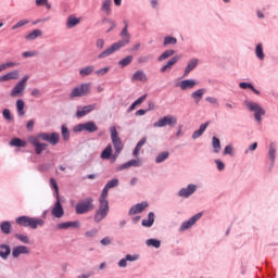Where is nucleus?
<instances>
[{
    "mask_svg": "<svg viewBox=\"0 0 278 278\" xmlns=\"http://www.w3.org/2000/svg\"><path fill=\"white\" fill-rule=\"evenodd\" d=\"M116 186H118V179H112L103 188L102 193L99 198V203H100L99 210L96 212V215H94L96 223H101V220H103V218L108 216L110 212V203L108 202V192L110 191V189L116 188Z\"/></svg>",
    "mask_w": 278,
    "mask_h": 278,
    "instance_id": "nucleus-1",
    "label": "nucleus"
},
{
    "mask_svg": "<svg viewBox=\"0 0 278 278\" xmlns=\"http://www.w3.org/2000/svg\"><path fill=\"white\" fill-rule=\"evenodd\" d=\"M110 131H111V140L115 149V153L112 154V144H109L102 151L101 159L102 160L111 159L112 162H116V159L118 157V155H121V152L123 151V141H121V137H118V130H116L115 126L111 127Z\"/></svg>",
    "mask_w": 278,
    "mask_h": 278,
    "instance_id": "nucleus-2",
    "label": "nucleus"
},
{
    "mask_svg": "<svg viewBox=\"0 0 278 278\" xmlns=\"http://www.w3.org/2000/svg\"><path fill=\"white\" fill-rule=\"evenodd\" d=\"M41 140H46V142H50V144L55 146L56 142H60V135L58 132L47 134L42 132L37 136H30L28 137V141L30 144H34L35 152L37 155H40L45 149H47V143H41Z\"/></svg>",
    "mask_w": 278,
    "mask_h": 278,
    "instance_id": "nucleus-3",
    "label": "nucleus"
},
{
    "mask_svg": "<svg viewBox=\"0 0 278 278\" xmlns=\"http://www.w3.org/2000/svg\"><path fill=\"white\" fill-rule=\"evenodd\" d=\"M122 38H123V40L113 43L110 48H108L106 50L101 52L98 55L99 60H102L103 58H108V56L112 55V53H115V51H118V49L125 47V45H129L130 37H129V33H127V24L125 25V27L122 30Z\"/></svg>",
    "mask_w": 278,
    "mask_h": 278,
    "instance_id": "nucleus-4",
    "label": "nucleus"
},
{
    "mask_svg": "<svg viewBox=\"0 0 278 278\" xmlns=\"http://www.w3.org/2000/svg\"><path fill=\"white\" fill-rule=\"evenodd\" d=\"M17 225L21 227H30V229H38L45 225V219L34 218L29 216H20L16 218Z\"/></svg>",
    "mask_w": 278,
    "mask_h": 278,
    "instance_id": "nucleus-5",
    "label": "nucleus"
},
{
    "mask_svg": "<svg viewBox=\"0 0 278 278\" xmlns=\"http://www.w3.org/2000/svg\"><path fill=\"white\" fill-rule=\"evenodd\" d=\"M75 210L76 214H88V212L94 210V200L92 198L81 200L76 204Z\"/></svg>",
    "mask_w": 278,
    "mask_h": 278,
    "instance_id": "nucleus-6",
    "label": "nucleus"
},
{
    "mask_svg": "<svg viewBox=\"0 0 278 278\" xmlns=\"http://www.w3.org/2000/svg\"><path fill=\"white\" fill-rule=\"evenodd\" d=\"M247 108L250 110V112H254L257 123H260L262 121V116L266 114V111H264V109H262V106L255 102H247Z\"/></svg>",
    "mask_w": 278,
    "mask_h": 278,
    "instance_id": "nucleus-7",
    "label": "nucleus"
},
{
    "mask_svg": "<svg viewBox=\"0 0 278 278\" xmlns=\"http://www.w3.org/2000/svg\"><path fill=\"white\" fill-rule=\"evenodd\" d=\"M90 92V84H83L79 87L73 89L71 97H86Z\"/></svg>",
    "mask_w": 278,
    "mask_h": 278,
    "instance_id": "nucleus-8",
    "label": "nucleus"
},
{
    "mask_svg": "<svg viewBox=\"0 0 278 278\" xmlns=\"http://www.w3.org/2000/svg\"><path fill=\"white\" fill-rule=\"evenodd\" d=\"M166 125H177V117L175 116H164L153 124V127H166Z\"/></svg>",
    "mask_w": 278,
    "mask_h": 278,
    "instance_id": "nucleus-9",
    "label": "nucleus"
},
{
    "mask_svg": "<svg viewBox=\"0 0 278 278\" xmlns=\"http://www.w3.org/2000/svg\"><path fill=\"white\" fill-rule=\"evenodd\" d=\"M28 79L29 76H24L22 80L12 89L11 97H18V94L25 90V84H27Z\"/></svg>",
    "mask_w": 278,
    "mask_h": 278,
    "instance_id": "nucleus-10",
    "label": "nucleus"
},
{
    "mask_svg": "<svg viewBox=\"0 0 278 278\" xmlns=\"http://www.w3.org/2000/svg\"><path fill=\"white\" fill-rule=\"evenodd\" d=\"M131 166H135V167L142 166V163L140 162V160H130V161L119 165L117 167V172L125 170L127 168H131Z\"/></svg>",
    "mask_w": 278,
    "mask_h": 278,
    "instance_id": "nucleus-11",
    "label": "nucleus"
},
{
    "mask_svg": "<svg viewBox=\"0 0 278 278\" xmlns=\"http://www.w3.org/2000/svg\"><path fill=\"white\" fill-rule=\"evenodd\" d=\"M147 207H149V204L147 202L139 203L130 208L129 215L134 216L135 214H140L144 212Z\"/></svg>",
    "mask_w": 278,
    "mask_h": 278,
    "instance_id": "nucleus-12",
    "label": "nucleus"
},
{
    "mask_svg": "<svg viewBox=\"0 0 278 278\" xmlns=\"http://www.w3.org/2000/svg\"><path fill=\"white\" fill-rule=\"evenodd\" d=\"M201 216H203V214L198 213L193 217H191L189 220L185 222L181 225V231H186V229H190V227H192V225H194V223H197V220H199Z\"/></svg>",
    "mask_w": 278,
    "mask_h": 278,
    "instance_id": "nucleus-13",
    "label": "nucleus"
},
{
    "mask_svg": "<svg viewBox=\"0 0 278 278\" xmlns=\"http://www.w3.org/2000/svg\"><path fill=\"white\" fill-rule=\"evenodd\" d=\"M52 215H54L55 218H62L64 216V208L62 207L60 200H58L52 207Z\"/></svg>",
    "mask_w": 278,
    "mask_h": 278,
    "instance_id": "nucleus-14",
    "label": "nucleus"
},
{
    "mask_svg": "<svg viewBox=\"0 0 278 278\" xmlns=\"http://www.w3.org/2000/svg\"><path fill=\"white\" fill-rule=\"evenodd\" d=\"M194 192H197V186L189 185L186 189H181L178 194L179 197H185L186 199H188V197L194 194Z\"/></svg>",
    "mask_w": 278,
    "mask_h": 278,
    "instance_id": "nucleus-15",
    "label": "nucleus"
},
{
    "mask_svg": "<svg viewBox=\"0 0 278 278\" xmlns=\"http://www.w3.org/2000/svg\"><path fill=\"white\" fill-rule=\"evenodd\" d=\"M27 253H29V248L25 245H18L12 251L13 257H18V255H26Z\"/></svg>",
    "mask_w": 278,
    "mask_h": 278,
    "instance_id": "nucleus-16",
    "label": "nucleus"
},
{
    "mask_svg": "<svg viewBox=\"0 0 278 278\" xmlns=\"http://www.w3.org/2000/svg\"><path fill=\"white\" fill-rule=\"evenodd\" d=\"M94 110V104H89L87 106H84L83 109H78L76 115L78 118H81V116H86V114H90Z\"/></svg>",
    "mask_w": 278,
    "mask_h": 278,
    "instance_id": "nucleus-17",
    "label": "nucleus"
},
{
    "mask_svg": "<svg viewBox=\"0 0 278 278\" xmlns=\"http://www.w3.org/2000/svg\"><path fill=\"white\" fill-rule=\"evenodd\" d=\"M195 86L197 81L192 79H187L179 83V88H181V90H188L190 88H194Z\"/></svg>",
    "mask_w": 278,
    "mask_h": 278,
    "instance_id": "nucleus-18",
    "label": "nucleus"
},
{
    "mask_svg": "<svg viewBox=\"0 0 278 278\" xmlns=\"http://www.w3.org/2000/svg\"><path fill=\"white\" fill-rule=\"evenodd\" d=\"M12 79H18V71H13L0 76V81H10Z\"/></svg>",
    "mask_w": 278,
    "mask_h": 278,
    "instance_id": "nucleus-19",
    "label": "nucleus"
},
{
    "mask_svg": "<svg viewBox=\"0 0 278 278\" xmlns=\"http://www.w3.org/2000/svg\"><path fill=\"white\" fill-rule=\"evenodd\" d=\"M179 58L181 56H174L172 58L166 65H164L161 68V73H166V71H168V68H170L172 66H175V64H177V62H179Z\"/></svg>",
    "mask_w": 278,
    "mask_h": 278,
    "instance_id": "nucleus-20",
    "label": "nucleus"
},
{
    "mask_svg": "<svg viewBox=\"0 0 278 278\" xmlns=\"http://www.w3.org/2000/svg\"><path fill=\"white\" fill-rule=\"evenodd\" d=\"M210 125V122H206L205 124H202L199 128V130H195L192 135L193 139L200 138V136H203V132L207 129Z\"/></svg>",
    "mask_w": 278,
    "mask_h": 278,
    "instance_id": "nucleus-21",
    "label": "nucleus"
},
{
    "mask_svg": "<svg viewBox=\"0 0 278 278\" xmlns=\"http://www.w3.org/2000/svg\"><path fill=\"white\" fill-rule=\"evenodd\" d=\"M68 227H79V222H65L58 225V229H68Z\"/></svg>",
    "mask_w": 278,
    "mask_h": 278,
    "instance_id": "nucleus-22",
    "label": "nucleus"
},
{
    "mask_svg": "<svg viewBox=\"0 0 278 278\" xmlns=\"http://www.w3.org/2000/svg\"><path fill=\"white\" fill-rule=\"evenodd\" d=\"M132 81H147V74L142 71H138L132 76Z\"/></svg>",
    "mask_w": 278,
    "mask_h": 278,
    "instance_id": "nucleus-23",
    "label": "nucleus"
},
{
    "mask_svg": "<svg viewBox=\"0 0 278 278\" xmlns=\"http://www.w3.org/2000/svg\"><path fill=\"white\" fill-rule=\"evenodd\" d=\"M11 147H27V141L20 139V138H13L10 141Z\"/></svg>",
    "mask_w": 278,
    "mask_h": 278,
    "instance_id": "nucleus-24",
    "label": "nucleus"
},
{
    "mask_svg": "<svg viewBox=\"0 0 278 278\" xmlns=\"http://www.w3.org/2000/svg\"><path fill=\"white\" fill-rule=\"evenodd\" d=\"M99 127H97V124L94 122H87L85 123V131H89V134H94V131H98Z\"/></svg>",
    "mask_w": 278,
    "mask_h": 278,
    "instance_id": "nucleus-25",
    "label": "nucleus"
},
{
    "mask_svg": "<svg viewBox=\"0 0 278 278\" xmlns=\"http://www.w3.org/2000/svg\"><path fill=\"white\" fill-rule=\"evenodd\" d=\"M94 72V66L89 65L87 67H84L79 71V75L81 77H88V75H92V73Z\"/></svg>",
    "mask_w": 278,
    "mask_h": 278,
    "instance_id": "nucleus-26",
    "label": "nucleus"
},
{
    "mask_svg": "<svg viewBox=\"0 0 278 278\" xmlns=\"http://www.w3.org/2000/svg\"><path fill=\"white\" fill-rule=\"evenodd\" d=\"M147 143V138H142L136 146L132 155L135 157H138L139 153H140V149H142V147H144V144Z\"/></svg>",
    "mask_w": 278,
    "mask_h": 278,
    "instance_id": "nucleus-27",
    "label": "nucleus"
},
{
    "mask_svg": "<svg viewBox=\"0 0 278 278\" xmlns=\"http://www.w3.org/2000/svg\"><path fill=\"white\" fill-rule=\"evenodd\" d=\"M197 64H199L197 59L191 60L185 70V75H188L191 71H194V68H197Z\"/></svg>",
    "mask_w": 278,
    "mask_h": 278,
    "instance_id": "nucleus-28",
    "label": "nucleus"
},
{
    "mask_svg": "<svg viewBox=\"0 0 278 278\" xmlns=\"http://www.w3.org/2000/svg\"><path fill=\"white\" fill-rule=\"evenodd\" d=\"M16 109L18 116H25V102L23 100L16 101Z\"/></svg>",
    "mask_w": 278,
    "mask_h": 278,
    "instance_id": "nucleus-29",
    "label": "nucleus"
},
{
    "mask_svg": "<svg viewBox=\"0 0 278 278\" xmlns=\"http://www.w3.org/2000/svg\"><path fill=\"white\" fill-rule=\"evenodd\" d=\"M155 220V215L153 213H149L148 219L142 220L143 227H151Z\"/></svg>",
    "mask_w": 278,
    "mask_h": 278,
    "instance_id": "nucleus-30",
    "label": "nucleus"
},
{
    "mask_svg": "<svg viewBox=\"0 0 278 278\" xmlns=\"http://www.w3.org/2000/svg\"><path fill=\"white\" fill-rule=\"evenodd\" d=\"M10 247L8 245H1L0 247V257H3V260H5V257H8V255H10Z\"/></svg>",
    "mask_w": 278,
    "mask_h": 278,
    "instance_id": "nucleus-31",
    "label": "nucleus"
},
{
    "mask_svg": "<svg viewBox=\"0 0 278 278\" xmlns=\"http://www.w3.org/2000/svg\"><path fill=\"white\" fill-rule=\"evenodd\" d=\"M134 60V56L128 55L125 59L119 61V66H122V68H125V66H129V64H131Z\"/></svg>",
    "mask_w": 278,
    "mask_h": 278,
    "instance_id": "nucleus-32",
    "label": "nucleus"
},
{
    "mask_svg": "<svg viewBox=\"0 0 278 278\" xmlns=\"http://www.w3.org/2000/svg\"><path fill=\"white\" fill-rule=\"evenodd\" d=\"M146 243L148 247H154V249H160V247L162 245L160 240H156V239H149V240H147Z\"/></svg>",
    "mask_w": 278,
    "mask_h": 278,
    "instance_id": "nucleus-33",
    "label": "nucleus"
},
{
    "mask_svg": "<svg viewBox=\"0 0 278 278\" xmlns=\"http://www.w3.org/2000/svg\"><path fill=\"white\" fill-rule=\"evenodd\" d=\"M75 25H79V18L75 16H70L67 20V27L72 28L75 27Z\"/></svg>",
    "mask_w": 278,
    "mask_h": 278,
    "instance_id": "nucleus-34",
    "label": "nucleus"
},
{
    "mask_svg": "<svg viewBox=\"0 0 278 278\" xmlns=\"http://www.w3.org/2000/svg\"><path fill=\"white\" fill-rule=\"evenodd\" d=\"M41 35H42V31L36 29L26 36V40H36V38H38V36H41Z\"/></svg>",
    "mask_w": 278,
    "mask_h": 278,
    "instance_id": "nucleus-35",
    "label": "nucleus"
},
{
    "mask_svg": "<svg viewBox=\"0 0 278 278\" xmlns=\"http://www.w3.org/2000/svg\"><path fill=\"white\" fill-rule=\"evenodd\" d=\"M170 55H175V50H167V51H165V52L159 58V62H163V60H166V59L170 58Z\"/></svg>",
    "mask_w": 278,
    "mask_h": 278,
    "instance_id": "nucleus-36",
    "label": "nucleus"
},
{
    "mask_svg": "<svg viewBox=\"0 0 278 278\" xmlns=\"http://www.w3.org/2000/svg\"><path fill=\"white\" fill-rule=\"evenodd\" d=\"M255 53H256V56L258 58V60H264V49L262 48V43H258L256 46Z\"/></svg>",
    "mask_w": 278,
    "mask_h": 278,
    "instance_id": "nucleus-37",
    "label": "nucleus"
},
{
    "mask_svg": "<svg viewBox=\"0 0 278 278\" xmlns=\"http://www.w3.org/2000/svg\"><path fill=\"white\" fill-rule=\"evenodd\" d=\"M213 149L215 153H218V151H220V140L216 137H213Z\"/></svg>",
    "mask_w": 278,
    "mask_h": 278,
    "instance_id": "nucleus-38",
    "label": "nucleus"
},
{
    "mask_svg": "<svg viewBox=\"0 0 278 278\" xmlns=\"http://www.w3.org/2000/svg\"><path fill=\"white\" fill-rule=\"evenodd\" d=\"M10 229H12V225H10L9 222H3L1 224V231L3 233H10Z\"/></svg>",
    "mask_w": 278,
    "mask_h": 278,
    "instance_id": "nucleus-39",
    "label": "nucleus"
},
{
    "mask_svg": "<svg viewBox=\"0 0 278 278\" xmlns=\"http://www.w3.org/2000/svg\"><path fill=\"white\" fill-rule=\"evenodd\" d=\"M205 94V89H199L195 92L192 93L193 99H198V101H201V98Z\"/></svg>",
    "mask_w": 278,
    "mask_h": 278,
    "instance_id": "nucleus-40",
    "label": "nucleus"
},
{
    "mask_svg": "<svg viewBox=\"0 0 278 278\" xmlns=\"http://www.w3.org/2000/svg\"><path fill=\"white\" fill-rule=\"evenodd\" d=\"M50 186L52 189H54V192L56 194V198L59 197L60 188L58 187V182L55 181L54 178L50 179Z\"/></svg>",
    "mask_w": 278,
    "mask_h": 278,
    "instance_id": "nucleus-41",
    "label": "nucleus"
},
{
    "mask_svg": "<svg viewBox=\"0 0 278 278\" xmlns=\"http://www.w3.org/2000/svg\"><path fill=\"white\" fill-rule=\"evenodd\" d=\"M167 157H168V152H162L156 156V164L164 162V160H167Z\"/></svg>",
    "mask_w": 278,
    "mask_h": 278,
    "instance_id": "nucleus-42",
    "label": "nucleus"
},
{
    "mask_svg": "<svg viewBox=\"0 0 278 278\" xmlns=\"http://www.w3.org/2000/svg\"><path fill=\"white\" fill-rule=\"evenodd\" d=\"M12 66H16V63L9 62L0 65V73H3V71H7V68H12Z\"/></svg>",
    "mask_w": 278,
    "mask_h": 278,
    "instance_id": "nucleus-43",
    "label": "nucleus"
},
{
    "mask_svg": "<svg viewBox=\"0 0 278 278\" xmlns=\"http://www.w3.org/2000/svg\"><path fill=\"white\" fill-rule=\"evenodd\" d=\"M106 73H110V67L96 71V75H98V77H103V75H106Z\"/></svg>",
    "mask_w": 278,
    "mask_h": 278,
    "instance_id": "nucleus-44",
    "label": "nucleus"
},
{
    "mask_svg": "<svg viewBox=\"0 0 278 278\" xmlns=\"http://www.w3.org/2000/svg\"><path fill=\"white\" fill-rule=\"evenodd\" d=\"M17 240H21L24 244H29V237L25 235H16Z\"/></svg>",
    "mask_w": 278,
    "mask_h": 278,
    "instance_id": "nucleus-45",
    "label": "nucleus"
},
{
    "mask_svg": "<svg viewBox=\"0 0 278 278\" xmlns=\"http://www.w3.org/2000/svg\"><path fill=\"white\" fill-rule=\"evenodd\" d=\"M27 23H29V21L21 20L20 22L12 26V29H18V27H23L24 25H27Z\"/></svg>",
    "mask_w": 278,
    "mask_h": 278,
    "instance_id": "nucleus-46",
    "label": "nucleus"
},
{
    "mask_svg": "<svg viewBox=\"0 0 278 278\" xmlns=\"http://www.w3.org/2000/svg\"><path fill=\"white\" fill-rule=\"evenodd\" d=\"M164 45H177V39L174 37H165Z\"/></svg>",
    "mask_w": 278,
    "mask_h": 278,
    "instance_id": "nucleus-47",
    "label": "nucleus"
},
{
    "mask_svg": "<svg viewBox=\"0 0 278 278\" xmlns=\"http://www.w3.org/2000/svg\"><path fill=\"white\" fill-rule=\"evenodd\" d=\"M268 155H269L271 162H275V144L274 143H271L269 147Z\"/></svg>",
    "mask_w": 278,
    "mask_h": 278,
    "instance_id": "nucleus-48",
    "label": "nucleus"
},
{
    "mask_svg": "<svg viewBox=\"0 0 278 278\" xmlns=\"http://www.w3.org/2000/svg\"><path fill=\"white\" fill-rule=\"evenodd\" d=\"M110 5H112V0H104L102 10H104V12H110Z\"/></svg>",
    "mask_w": 278,
    "mask_h": 278,
    "instance_id": "nucleus-49",
    "label": "nucleus"
},
{
    "mask_svg": "<svg viewBox=\"0 0 278 278\" xmlns=\"http://www.w3.org/2000/svg\"><path fill=\"white\" fill-rule=\"evenodd\" d=\"M62 136L65 140H68L71 134L68 132V128L66 126H62Z\"/></svg>",
    "mask_w": 278,
    "mask_h": 278,
    "instance_id": "nucleus-50",
    "label": "nucleus"
},
{
    "mask_svg": "<svg viewBox=\"0 0 278 278\" xmlns=\"http://www.w3.org/2000/svg\"><path fill=\"white\" fill-rule=\"evenodd\" d=\"M240 88L243 90H247V88H250V90H253V85L251 83H240Z\"/></svg>",
    "mask_w": 278,
    "mask_h": 278,
    "instance_id": "nucleus-51",
    "label": "nucleus"
},
{
    "mask_svg": "<svg viewBox=\"0 0 278 278\" xmlns=\"http://www.w3.org/2000/svg\"><path fill=\"white\" fill-rule=\"evenodd\" d=\"M3 117L7 119V121H12V115L10 114V110L8 109H4L3 112Z\"/></svg>",
    "mask_w": 278,
    "mask_h": 278,
    "instance_id": "nucleus-52",
    "label": "nucleus"
},
{
    "mask_svg": "<svg viewBox=\"0 0 278 278\" xmlns=\"http://www.w3.org/2000/svg\"><path fill=\"white\" fill-rule=\"evenodd\" d=\"M74 131H86V124H79L75 126Z\"/></svg>",
    "mask_w": 278,
    "mask_h": 278,
    "instance_id": "nucleus-53",
    "label": "nucleus"
},
{
    "mask_svg": "<svg viewBox=\"0 0 278 278\" xmlns=\"http://www.w3.org/2000/svg\"><path fill=\"white\" fill-rule=\"evenodd\" d=\"M233 153V148L231 146H227L224 150V155H231Z\"/></svg>",
    "mask_w": 278,
    "mask_h": 278,
    "instance_id": "nucleus-54",
    "label": "nucleus"
},
{
    "mask_svg": "<svg viewBox=\"0 0 278 278\" xmlns=\"http://www.w3.org/2000/svg\"><path fill=\"white\" fill-rule=\"evenodd\" d=\"M215 164H217L218 170H225V163L224 162H222L219 160H216Z\"/></svg>",
    "mask_w": 278,
    "mask_h": 278,
    "instance_id": "nucleus-55",
    "label": "nucleus"
},
{
    "mask_svg": "<svg viewBox=\"0 0 278 278\" xmlns=\"http://www.w3.org/2000/svg\"><path fill=\"white\" fill-rule=\"evenodd\" d=\"M147 99V94L141 96L139 99L135 101V105H140Z\"/></svg>",
    "mask_w": 278,
    "mask_h": 278,
    "instance_id": "nucleus-56",
    "label": "nucleus"
},
{
    "mask_svg": "<svg viewBox=\"0 0 278 278\" xmlns=\"http://www.w3.org/2000/svg\"><path fill=\"white\" fill-rule=\"evenodd\" d=\"M26 129L28 131H31V129H34V119L28 121V123L26 125Z\"/></svg>",
    "mask_w": 278,
    "mask_h": 278,
    "instance_id": "nucleus-57",
    "label": "nucleus"
},
{
    "mask_svg": "<svg viewBox=\"0 0 278 278\" xmlns=\"http://www.w3.org/2000/svg\"><path fill=\"white\" fill-rule=\"evenodd\" d=\"M36 3H37L38 5H47V8H51V7L49 5V3L47 2V0H36Z\"/></svg>",
    "mask_w": 278,
    "mask_h": 278,
    "instance_id": "nucleus-58",
    "label": "nucleus"
},
{
    "mask_svg": "<svg viewBox=\"0 0 278 278\" xmlns=\"http://www.w3.org/2000/svg\"><path fill=\"white\" fill-rule=\"evenodd\" d=\"M36 55V52L27 51L23 53V58H34Z\"/></svg>",
    "mask_w": 278,
    "mask_h": 278,
    "instance_id": "nucleus-59",
    "label": "nucleus"
},
{
    "mask_svg": "<svg viewBox=\"0 0 278 278\" xmlns=\"http://www.w3.org/2000/svg\"><path fill=\"white\" fill-rule=\"evenodd\" d=\"M206 101H208V103H213L214 105L218 104V100L216 98L208 97L206 98Z\"/></svg>",
    "mask_w": 278,
    "mask_h": 278,
    "instance_id": "nucleus-60",
    "label": "nucleus"
},
{
    "mask_svg": "<svg viewBox=\"0 0 278 278\" xmlns=\"http://www.w3.org/2000/svg\"><path fill=\"white\" fill-rule=\"evenodd\" d=\"M104 45H105V41H103V39H99V40L97 41V47H98V49H103Z\"/></svg>",
    "mask_w": 278,
    "mask_h": 278,
    "instance_id": "nucleus-61",
    "label": "nucleus"
},
{
    "mask_svg": "<svg viewBox=\"0 0 278 278\" xmlns=\"http://www.w3.org/2000/svg\"><path fill=\"white\" fill-rule=\"evenodd\" d=\"M96 233H97V229H93V230H91V231H87V232H86V237H87V238H92Z\"/></svg>",
    "mask_w": 278,
    "mask_h": 278,
    "instance_id": "nucleus-62",
    "label": "nucleus"
},
{
    "mask_svg": "<svg viewBox=\"0 0 278 278\" xmlns=\"http://www.w3.org/2000/svg\"><path fill=\"white\" fill-rule=\"evenodd\" d=\"M110 242H112V240H110L109 237L101 240V244H103L104 247H106V244H110Z\"/></svg>",
    "mask_w": 278,
    "mask_h": 278,
    "instance_id": "nucleus-63",
    "label": "nucleus"
},
{
    "mask_svg": "<svg viewBox=\"0 0 278 278\" xmlns=\"http://www.w3.org/2000/svg\"><path fill=\"white\" fill-rule=\"evenodd\" d=\"M118 266H121L122 268H125V266H127V260L126 258H122L118 263Z\"/></svg>",
    "mask_w": 278,
    "mask_h": 278,
    "instance_id": "nucleus-64",
    "label": "nucleus"
}]
</instances>
